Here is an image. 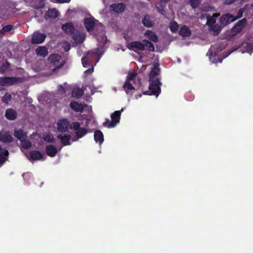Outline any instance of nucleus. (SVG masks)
Returning a JSON list of instances; mask_svg holds the SVG:
<instances>
[{"label":"nucleus","mask_w":253,"mask_h":253,"mask_svg":"<svg viewBox=\"0 0 253 253\" xmlns=\"http://www.w3.org/2000/svg\"><path fill=\"white\" fill-rule=\"evenodd\" d=\"M102 48L97 47L93 50L89 51L86 55L82 58V63L84 67H87L90 62L91 58L99 57L102 55Z\"/></svg>","instance_id":"f257e3e1"},{"label":"nucleus","mask_w":253,"mask_h":253,"mask_svg":"<svg viewBox=\"0 0 253 253\" xmlns=\"http://www.w3.org/2000/svg\"><path fill=\"white\" fill-rule=\"evenodd\" d=\"M150 83L149 89L150 93L148 95H153L158 97L161 93V86L162 85V83L160 82V79H155L151 81L149 80ZM148 91H146L144 93V94H148Z\"/></svg>","instance_id":"f03ea898"},{"label":"nucleus","mask_w":253,"mask_h":253,"mask_svg":"<svg viewBox=\"0 0 253 253\" xmlns=\"http://www.w3.org/2000/svg\"><path fill=\"white\" fill-rule=\"evenodd\" d=\"M123 111L122 109L121 111H116L111 115V121L108 119L105 120V122L103 123L104 126L108 128L114 127L117 124L119 123L121 118V111Z\"/></svg>","instance_id":"7ed1b4c3"},{"label":"nucleus","mask_w":253,"mask_h":253,"mask_svg":"<svg viewBox=\"0 0 253 253\" xmlns=\"http://www.w3.org/2000/svg\"><path fill=\"white\" fill-rule=\"evenodd\" d=\"M48 60L52 64L51 66H53L52 68V72H55L57 69L61 68L65 64V61H62V57L57 54H51L48 57Z\"/></svg>","instance_id":"20e7f679"},{"label":"nucleus","mask_w":253,"mask_h":253,"mask_svg":"<svg viewBox=\"0 0 253 253\" xmlns=\"http://www.w3.org/2000/svg\"><path fill=\"white\" fill-rule=\"evenodd\" d=\"M247 24V20L246 18L239 20L231 29L232 35L236 36L242 32L246 27Z\"/></svg>","instance_id":"39448f33"},{"label":"nucleus","mask_w":253,"mask_h":253,"mask_svg":"<svg viewBox=\"0 0 253 253\" xmlns=\"http://www.w3.org/2000/svg\"><path fill=\"white\" fill-rule=\"evenodd\" d=\"M19 78L16 77H0V85H11L18 83Z\"/></svg>","instance_id":"423d86ee"},{"label":"nucleus","mask_w":253,"mask_h":253,"mask_svg":"<svg viewBox=\"0 0 253 253\" xmlns=\"http://www.w3.org/2000/svg\"><path fill=\"white\" fill-rule=\"evenodd\" d=\"M137 74L135 73H130L127 75V91L128 90H134L135 87H138L139 84V80H138V84L134 83V86L132 85L131 82H134L135 79L136 78Z\"/></svg>","instance_id":"0eeeda50"},{"label":"nucleus","mask_w":253,"mask_h":253,"mask_svg":"<svg viewBox=\"0 0 253 253\" xmlns=\"http://www.w3.org/2000/svg\"><path fill=\"white\" fill-rule=\"evenodd\" d=\"M96 22L98 21L93 16L84 19V24L87 32H90L93 31Z\"/></svg>","instance_id":"6e6552de"},{"label":"nucleus","mask_w":253,"mask_h":253,"mask_svg":"<svg viewBox=\"0 0 253 253\" xmlns=\"http://www.w3.org/2000/svg\"><path fill=\"white\" fill-rule=\"evenodd\" d=\"M46 35L40 32H35L32 38L31 42L33 44H40L42 43L46 38Z\"/></svg>","instance_id":"1a4fd4ad"},{"label":"nucleus","mask_w":253,"mask_h":253,"mask_svg":"<svg viewBox=\"0 0 253 253\" xmlns=\"http://www.w3.org/2000/svg\"><path fill=\"white\" fill-rule=\"evenodd\" d=\"M233 15L230 13H227L223 15L219 19V23L220 25L223 28L227 24L234 22L232 21Z\"/></svg>","instance_id":"9d476101"},{"label":"nucleus","mask_w":253,"mask_h":253,"mask_svg":"<svg viewBox=\"0 0 253 253\" xmlns=\"http://www.w3.org/2000/svg\"><path fill=\"white\" fill-rule=\"evenodd\" d=\"M57 125L59 131L65 132L68 130L69 124L66 119H63L59 121Z\"/></svg>","instance_id":"9b49d317"},{"label":"nucleus","mask_w":253,"mask_h":253,"mask_svg":"<svg viewBox=\"0 0 253 253\" xmlns=\"http://www.w3.org/2000/svg\"><path fill=\"white\" fill-rule=\"evenodd\" d=\"M0 141L4 143L11 142L13 137L9 132L0 131Z\"/></svg>","instance_id":"f8f14e48"},{"label":"nucleus","mask_w":253,"mask_h":253,"mask_svg":"<svg viewBox=\"0 0 253 253\" xmlns=\"http://www.w3.org/2000/svg\"><path fill=\"white\" fill-rule=\"evenodd\" d=\"M160 72V69L159 68V64H155L150 72L149 80L152 81V80L159 79L158 78V76L159 75Z\"/></svg>","instance_id":"ddd939ff"},{"label":"nucleus","mask_w":253,"mask_h":253,"mask_svg":"<svg viewBox=\"0 0 253 253\" xmlns=\"http://www.w3.org/2000/svg\"><path fill=\"white\" fill-rule=\"evenodd\" d=\"M126 8V5L124 3H115L110 5V10L114 12L120 13L124 11Z\"/></svg>","instance_id":"4468645a"},{"label":"nucleus","mask_w":253,"mask_h":253,"mask_svg":"<svg viewBox=\"0 0 253 253\" xmlns=\"http://www.w3.org/2000/svg\"><path fill=\"white\" fill-rule=\"evenodd\" d=\"M62 30L68 35H73L75 32V27L71 22H67L62 26Z\"/></svg>","instance_id":"2eb2a0df"},{"label":"nucleus","mask_w":253,"mask_h":253,"mask_svg":"<svg viewBox=\"0 0 253 253\" xmlns=\"http://www.w3.org/2000/svg\"><path fill=\"white\" fill-rule=\"evenodd\" d=\"M71 108L76 112H82L86 105L84 104L79 103L76 101H72L70 104Z\"/></svg>","instance_id":"dca6fc26"},{"label":"nucleus","mask_w":253,"mask_h":253,"mask_svg":"<svg viewBox=\"0 0 253 253\" xmlns=\"http://www.w3.org/2000/svg\"><path fill=\"white\" fill-rule=\"evenodd\" d=\"M141 21L143 26L145 27L152 28L154 25V22L151 20V16L149 14H145Z\"/></svg>","instance_id":"f3484780"},{"label":"nucleus","mask_w":253,"mask_h":253,"mask_svg":"<svg viewBox=\"0 0 253 253\" xmlns=\"http://www.w3.org/2000/svg\"><path fill=\"white\" fill-rule=\"evenodd\" d=\"M5 117L9 120L14 121L17 117V113L13 109H7L5 112Z\"/></svg>","instance_id":"a211bd4d"},{"label":"nucleus","mask_w":253,"mask_h":253,"mask_svg":"<svg viewBox=\"0 0 253 253\" xmlns=\"http://www.w3.org/2000/svg\"><path fill=\"white\" fill-rule=\"evenodd\" d=\"M178 34L183 37H189L191 35V31L187 26L183 25L180 27Z\"/></svg>","instance_id":"6ab92c4d"},{"label":"nucleus","mask_w":253,"mask_h":253,"mask_svg":"<svg viewBox=\"0 0 253 253\" xmlns=\"http://www.w3.org/2000/svg\"><path fill=\"white\" fill-rule=\"evenodd\" d=\"M58 15V11L55 8L48 9L44 15V17L46 19L49 18L53 19L57 17Z\"/></svg>","instance_id":"aec40b11"},{"label":"nucleus","mask_w":253,"mask_h":253,"mask_svg":"<svg viewBox=\"0 0 253 253\" xmlns=\"http://www.w3.org/2000/svg\"><path fill=\"white\" fill-rule=\"evenodd\" d=\"M94 139L96 143L101 144L104 141V135L100 130H96L94 131Z\"/></svg>","instance_id":"412c9836"},{"label":"nucleus","mask_w":253,"mask_h":253,"mask_svg":"<svg viewBox=\"0 0 253 253\" xmlns=\"http://www.w3.org/2000/svg\"><path fill=\"white\" fill-rule=\"evenodd\" d=\"M45 150L47 155L50 157H54L58 152L56 147L51 144L46 147Z\"/></svg>","instance_id":"4be33fe9"},{"label":"nucleus","mask_w":253,"mask_h":253,"mask_svg":"<svg viewBox=\"0 0 253 253\" xmlns=\"http://www.w3.org/2000/svg\"><path fill=\"white\" fill-rule=\"evenodd\" d=\"M127 47L130 49L136 48L138 50H143L145 49V45L143 44V42L142 43L140 42L137 41L131 42L129 46H127Z\"/></svg>","instance_id":"5701e85b"},{"label":"nucleus","mask_w":253,"mask_h":253,"mask_svg":"<svg viewBox=\"0 0 253 253\" xmlns=\"http://www.w3.org/2000/svg\"><path fill=\"white\" fill-rule=\"evenodd\" d=\"M144 36L148 38L150 41L156 42L158 41V38L155 32L148 30L144 34Z\"/></svg>","instance_id":"b1692460"},{"label":"nucleus","mask_w":253,"mask_h":253,"mask_svg":"<svg viewBox=\"0 0 253 253\" xmlns=\"http://www.w3.org/2000/svg\"><path fill=\"white\" fill-rule=\"evenodd\" d=\"M36 53L38 56L45 57L47 56L48 51L45 46H39L35 50Z\"/></svg>","instance_id":"393cba45"},{"label":"nucleus","mask_w":253,"mask_h":253,"mask_svg":"<svg viewBox=\"0 0 253 253\" xmlns=\"http://www.w3.org/2000/svg\"><path fill=\"white\" fill-rule=\"evenodd\" d=\"M14 135L20 141L25 139L27 137V133L25 132L22 129L15 130L14 132Z\"/></svg>","instance_id":"a878e982"},{"label":"nucleus","mask_w":253,"mask_h":253,"mask_svg":"<svg viewBox=\"0 0 253 253\" xmlns=\"http://www.w3.org/2000/svg\"><path fill=\"white\" fill-rule=\"evenodd\" d=\"M58 137L60 139L61 142L64 145L70 144L71 136L69 134H64L63 136L58 135Z\"/></svg>","instance_id":"bb28decb"},{"label":"nucleus","mask_w":253,"mask_h":253,"mask_svg":"<svg viewBox=\"0 0 253 253\" xmlns=\"http://www.w3.org/2000/svg\"><path fill=\"white\" fill-rule=\"evenodd\" d=\"M29 158H43V154L39 151L33 150L30 153Z\"/></svg>","instance_id":"cd10ccee"},{"label":"nucleus","mask_w":253,"mask_h":253,"mask_svg":"<svg viewBox=\"0 0 253 253\" xmlns=\"http://www.w3.org/2000/svg\"><path fill=\"white\" fill-rule=\"evenodd\" d=\"M179 28V25L176 21H171L169 24V29L172 33H175L177 31Z\"/></svg>","instance_id":"c85d7f7f"},{"label":"nucleus","mask_w":253,"mask_h":253,"mask_svg":"<svg viewBox=\"0 0 253 253\" xmlns=\"http://www.w3.org/2000/svg\"><path fill=\"white\" fill-rule=\"evenodd\" d=\"M87 133V130L84 128H79L76 132V136L78 138H81Z\"/></svg>","instance_id":"c756f323"},{"label":"nucleus","mask_w":253,"mask_h":253,"mask_svg":"<svg viewBox=\"0 0 253 253\" xmlns=\"http://www.w3.org/2000/svg\"><path fill=\"white\" fill-rule=\"evenodd\" d=\"M73 39L75 42L79 43L83 42L84 40V36L80 34H73Z\"/></svg>","instance_id":"7c9ffc66"},{"label":"nucleus","mask_w":253,"mask_h":253,"mask_svg":"<svg viewBox=\"0 0 253 253\" xmlns=\"http://www.w3.org/2000/svg\"><path fill=\"white\" fill-rule=\"evenodd\" d=\"M143 44L145 45L148 49L150 51H153L155 50L154 44L150 41L147 40H144L143 41Z\"/></svg>","instance_id":"2f4dec72"},{"label":"nucleus","mask_w":253,"mask_h":253,"mask_svg":"<svg viewBox=\"0 0 253 253\" xmlns=\"http://www.w3.org/2000/svg\"><path fill=\"white\" fill-rule=\"evenodd\" d=\"M21 141V147L23 148L28 149H30L32 146L31 142L26 139H23Z\"/></svg>","instance_id":"473e14b6"},{"label":"nucleus","mask_w":253,"mask_h":253,"mask_svg":"<svg viewBox=\"0 0 253 253\" xmlns=\"http://www.w3.org/2000/svg\"><path fill=\"white\" fill-rule=\"evenodd\" d=\"M246 8L245 7L241 8L239 9L237 15L236 16L233 15L232 21H236V20L241 18L243 17V13L245 11Z\"/></svg>","instance_id":"72a5a7b5"},{"label":"nucleus","mask_w":253,"mask_h":253,"mask_svg":"<svg viewBox=\"0 0 253 253\" xmlns=\"http://www.w3.org/2000/svg\"><path fill=\"white\" fill-rule=\"evenodd\" d=\"M84 94V91L81 88H76L73 91V96L77 97V98H80Z\"/></svg>","instance_id":"f704fd0d"},{"label":"nucleus","mask_w":253,"mask_h":253,"mask_svg":"<svg viewBox=\"0 0 253 253\" xmlns=\"http://www.w3.org/2000/svg\"><path fill=\"white\" fill-rule=\"evenodd\" d=\"M223 27L220 25L215 24L211 27V30L214 32V35H217L221 31Z\"/></svg>","instance_id":"c9c22d12"},{"label":"nucleus","mask_w":253,"mask_h":253,"mask_svg":"<svg viewBox=\"0 0 253 253\" xmlns=\"http://www.w3.org/2000/svg\"><path fill=\"white\" fill-rule=\"evenodd\" d=\"M10 66V64L8 62L2 63L0 65V73L3 74L5 73Z\"/></svg>","instance_id":"e433bc0d"},{"label":"nucleus","mask_w":253,"mask_h":253,"mask_svg":"<svg viewBox=\"0 0 253 253\" xmlns=\"http://www.w3.org/2000/svg\"><path fill=\"white\" fill-rule=\"evenodd\" d=\"M13 28V26L11 25H7L2 27L0 31V33L2 35L5 34L6 33L11 31Z\"/></svg>","instance_id":"4c0bfd02"},{"label":"nucleus","mask_w":253,"mask_h":253,"mask_svg":"<svg viewBox=\"0 0 253 253\" xmlns=\"http://www.w3.org/2000/svg\"><path fill=\"white\" fill-rule=\"evenodd\" d=\"M191 7L195 9L197 8L201 3V0H189Z\"/></svg>","instance_id":"58836bf2"},{"label":"nucleus","mask_w":253,"mask_h":253,"mask_svg":"<svg viewBox=\"0 0 253 253\" xmlns=\"http://www.w3.org/2000/svg\"><path fill=\"white\" fill-rule=\"evenodd\" d=\"M9 155L8 151L5 149H2L0 152V158H7V157Z\"/></svg>","instance_id":"ea45409f"},{"label":"nucleus","mask_w":253,"mask_h":253,"mask_svg":"<svg viewBox=\"0 0 253 253\" xmlns=\"http://www.w3.org/2000/svg\"><path fill=\"white\" fill-rule=\"evenodd\" d=\"M11 98V95L9 94L6 93L2 97V101L4 103H8V102L10 100Z\"/></svg>","instance_id":"a19ab883"},{"label":"nucleus","mask_w":253,"mask_h":253,"mask_svg":"<svg viewBox=\"0 0 253 253\" xmlns=\"http://www.w3.org/2000/svg\"><path fill=\"white\" fill-rule=\"evenodd\" d=\"M80 127V124L79 122H73L71 124V128L75 130H78Z\"/></svg>","instance_id":"79ce46f5"},{"label":"nucleus","mask_w":253,"mask_h":253,"mask_svg":"<svg viewBox=\"0 0 253 253\" xmlns=\"http://www.w3.org/2000/svg\"><path fill=\"white\" fill-rule=\"evenodd\" d=\"M93 67H92L91 68L85 70L84 72V74L85 76H87L88 75L91 74L93 72Z\"/></svg>","instance_id":"37998d69"},{"label":"nucleus","mask_w":253,"mask_h":253,"mask_svg":"<svg viewBox=\"0 0 253 253\" xmlns=\"http://www.w3.org/2000/svg\"><path fill=\"white\" fill-rule=\"evenodd\" d=\"M236 0H225L224 4L225 5H231L235 2Z\"/></svg>","instance_id":"c03bdc74"},{"label":"nucleus","mask_w":253,"mask_h":253,"mask_svg":"<svg viewBox=\"0 0 253 253\" xmlns=\"http://www.w3.org/2000/svg\"><path fill=\"white\" fill-rule=\"evenodd\" d=\"M58 91L60 92L61 93H65V88L62 85H59L58 87Z\"/></svg>","instance_id":"a18cd8bd"},{"label":"nucleus","mask_w":253,"mask_h":253,"mask_svg":"<svg viewBox=\"0 0 253 253\" xmlns=\"http://www.w3.org/2000/svg\"><path fill=\"white\" fill-rule=\"evenodd\" d=\"M56 1L60 3H68L71 0H56Z\"/></svg>","instance_id":"49530a36"},{"label":"nucleus","mask_w":253,"mask_h":253,"mask_svg":"<svg viewBox=\"0 0 253 253\" xmlns=\"http://www.w3.org/2000/svg\"><path fill=\"white\" fill-rule=\"evenodd\" d=\"M117 50H119L120 49H121L123 51H125L126 49L123 48L122 46L120 45H118V47H117Z\"/></svg>","instance_id":"de8ad7c7"},{"label":"nucleus","mask_w":253,"mask_h":253,"mask_svg":"<svg viewBox=\"0 0 253 253\" xmlns=\"http://www.w3.org/2000/svg\"><path fill=\"white\" fill-rule=\"evenodd\" d=\"M166 3V1H164V0H161V2L160 3V6L161 7H163L165 6Z\"/></svg>","instance_id":"09e8293b"},{"label":"nucleus","mask_w":253,"mask_h":253,"mask_svg":"<svg viewBox=\"0 0 253 253\" xmlns=\"http://www.w3.org/2000/svg\"><path fill=\"white\" fill-rule=\"evenodd\" d=\"M8 160V159H0V166H1L4 163Z\"/></svg>","instance_id":"8fccbe9b"},{"label":"nucleus","mask_w":253,"mask_h":253,"mask_svg":"<svg viewBox=\"0 0 253 253\" xmlns=\"http://www.w3.org/2000/svg\"><path fill=\"white\" fill-rule=\"evenodd\" d=\"M123 88L124 90L126 92V81L124 83Z\"/></svg>","instance_id":"3c124183"},{"label":"nucleus","mask_w":253,"mask_h":253,"mask_svg":"<svg viewBox=\"0 0 253 253\" xmlns=\"http://www.w3.org/2000/svg\"><path fill=\"white\" fill-rule=\"evenodd\" d=\"M27 176H30V173H23V177H24V178H25V177H26Z\"/></svg>","instance_id":"603ef678"},{"label":"nucleus","mask_w":253,"mask_h":253,"mask_svg":"<svg viewBox=\"0 0 253 253\" xmlns=\"http://www.w3.org/2000/svg\"><path fill=\"white\" fill-rule=\"evenodd\" d=\"M29 160H31V162L33 164V163H34L35 161H36V160H40V159H29Z\"/></svg>","instance_id":"864d4df0"},{"label":"nucleus","mask_w":253,"mask_h":253,"mask_svg":"<svg viewBox=\"0 0 253 253\" xmlns=\"http://www.w3.org/2000/svg\"><path fill=\"white\" fill-rule=\"evenodd\" d=\"M68 47L67 49H66V48L64 49V50L65 51H68L70 49V44L69 43L68 44Z\"/></svg>","instance_id":"5fc2aeb1"},{"label":"nucleus","mask_w":253,"mask_h":253,"mask_svg":"<svg viewBox=\"0 0 253 253\" xmlns=\"http://www.w3.org/2000/svg\"><path fill=\"white\" fill-rule=\"evenodd\" d=\"M124 39H125L126 40V35L124 34Z\"/></svg>","instance_id":"6e6d98bb"},{"label":"nucleus","mask_w":253,"mask_h":253,"mask_svg":"<svg viewBox=\"0 0 253 253\" xmlns=\"http://www.w3.org/2000/svg\"><path fill=\"white\" fill-rule=\"evenodd\" d=\"M42 184H43V182H42L41 183V184H40V187H42Z\"/></svg>","instance_id":"4d7b16f0"},{"label":"nucleus","mask_w":253,"mask_h":253,"mask_svg":"<svg viewBox=\"0 0 253 253\" xmlns=\"http://www.w3.org/2000/svg\"><path fill=\"white\" fill-rule=\"evenodd\" d=\"M2 150V147L1 146H0V152Z\"/></svg>","instance_id":"13d9d810"},{"label":"nucleus","mask_w":253,"mask_h":253,"mask_svg":"<svg viewBox=\"0 0 253 253\" xmlns=\"http://www.w3.org/2000/svg\"><path fill=\"white\" fill-rule=\"evenodd\" d=\"M161 11H162V10H161V9H159V11L160 12H161V13H162V12Z\"/></svg>","instance_id":"bf43d9fd"}]
</instances>
